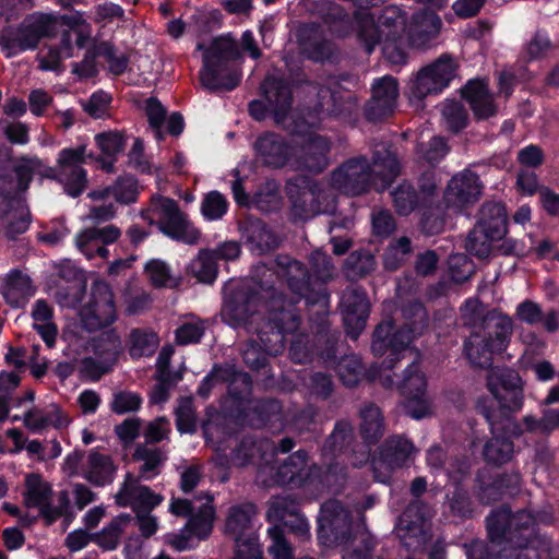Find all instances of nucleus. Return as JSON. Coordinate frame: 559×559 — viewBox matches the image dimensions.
Listing matches in <instances>:
<instances>
[{
    "instance_id": "nucleus-63",
    "label": "nucleus",
    "mask_w": 559,
    "mask_h": 559,
    "mask_svg": "<svg viewBox=\"0 0 559 559\" xmlns=\"http://www.w3.org/2000/svg\"><path fill=\"white\" fill-rule=\"evenodd\" d=\"M466 559H504L506 546L495 551L492 547L485 540L472 539L462 545Z\"/></svg>"
},
{
    "instance_id": "nucleus-24",
    "label": "nucleus",
    "mask_w": 559,
    "mask_h": 559,
    "mask_svg": "<svg viewBox=\"0 0 559 559\" xmlns=\"http://www.w3.org/2000/svg\"><path fill=\"white\" fill-rule=\"evenodd\" d=\"M283 406L277 399L263 397L250 399L245 406H236L233 415L238 420L239 427L261 429L271 423L282 418Z\"/></svg>"
},
{
    "instance_id": "nucleus-61",
    "label": "nucleus",
    "mask_w": 559,
    "mask_h": 559,
    "mask_svg": "<svg viewBox=\"0 0 559 559\" xmlns=\"http://www.w3.org/2000/svg\"><path fill=\"white\" fill-rule=\"evenodd\" d=\"M162 501L163 496L155 493L148 486L135 484L132 504L135 513H150Z\"/></svg>"
},
{
    "instance_id": "nucleus-11",
    "label": "nucleus",
    "mask_w": 559,
    "mask_h": 559,
    "mask_svg": "<svg viewBox=\"0 0 559 559\" xmlns=\"http://www.w3.org/2000/svg\"><path fill=\"white\" fill-rule=\"evenodd\" d=\"M152 212L156 216L158 229L171 240L194 245L200 239V231L189 222L176 200L155 194L151 199Z\"/></svg>"
},
{
    "instance_id": "nucleus-35",
    "label": "nucleus",
    "mask_w": 559,
    "mask_h": 559,
    "mask_svg": "<svg viewBox=\"0 0 559 559\" xmlns=\"http://www.w3.org/2000/svg\"><path fill=\"white\" fill-rule=\"evenodd\" d=\"M506 545L504 559H559V546L551 538H543L525 546H516L508 542H496Z\"/></svg>"
},
{
    "instance_id": "nucleus-40",
    "label": "nucleus",
    "mask_w": 559,
    "mask_h": 559,
    "mask_svg": "<svg viewBox=\"0 0 559 559\" xmlns=\"http://www.w3.org/2000/svg\"><path fill=\"white\" fill-rule=\"evenodd\" d=\"M404 322L399 328L407 332L415 340L428 328V313L425 305L419 300L407 302L402 308Z\"/></svg>"
},
{
    "instance_id": "nucleus-18",
    "label": "nucleus",
    "mask_w": 559,
    "mask_h": 559,
    "mask_svg": "<svg viewBox=\"0 0 559 559\" xmlns=\"http://www.w3.org/2000/svg\"><path fill=\"white\" fill-rule=\"evenodd\" d=\"M413 341L406 331L395 324L394 320H383L372 333L371 352L377 357L385 356L381 367L384 370H393L402 353Z\"/></svg>"
},
{
    "instance_id": "nucleus-28",
    "label": "nucleus",
    "mask_w": 559,
    "mask_h": 559,
    "mask_svg": "<svg viewBox=\"0 0 559 559\" xmlns=\"http://www.w3.org/2000/svg\"><path fill=\"white\" fill-rule=\"evenodd\" d=\"M239 228L245 245L254 254L262 255L280 247L278 236L261 218L249 215Z\"/></svg>"
},
{
    "instance_id": "nucleus-3",
    "label": "nucleus",
    "mask_w": 559,
    "mask_h": 559,
    "mask_svg": "<svg viewBox=\"0 0 559 559\" xmlns=\"http://www.w3.org/2000/svg\"><path fill=\"white\" fill-rule=\"evenodd\" d=\"M317 538L325 547L358 544L346 555V559H373L376 537L365 523H354L352 512L336 499H329L320 507L317 519Z\"/></svg>"
},
{
    "instance_id": "nucleus-23",
    "label": "nucleus",
    "mask_w": 559,
    "mask_h": 559,
    "mask_svg": "<svg viewBox=\"0 0 559 559\" xmlns=\"http://www.w3.org/2000/svg\"><path fill=\"white\" fill-rule=\"evenodd\" d=\"M340 310L346 335L357 340L370 314V302L364 289L345 290L340 300Z\"/></svg>"
},
{
    "instance_id": "nucleus-14",
    "label": "nucleus",
    "mask_w": 559,
    "mask_h": 559,
    "mask_svg": "<svg viewBox=\"0 0 559 559\" xmlns=\"http://www.w3.org/2000/svg\"><path fill=\"white\" fill-rule=\"evenodd\" d=\"M82 328L87 332H96L111 325L117 319L114 293L108 283L95 281L91 288V297L80 312Z\"/></svg>"
},
{
    "instance_id": "nucleus-21",
    "label": "nucleus",
    "mask_w": 559,
    "mask_h": 559,
    "mask_svg": "<svg viewBox=\"0 0 559 559\" xmlns=\"http://www.w3.org/2000/svg\"><path fill=\"white\" fill-rule=\"evenodd\" d=\"M399 97V82L392 75L373 80L371 97L365 104L364 116L369 122H380L392 116Z\"/></svg>"
},
{
    "instance_id": "nucleus-55",
    "label": "nucleus",
    "mask_w": 559,
    "mask_h": 559,
    "mask_svg": "<svg viewBox=\"0 0 559 559\" xmlns=\"http://www.w3.org/2000/svg\"><path fill=\"white\" fill-rule=\"evenodd\" d=\"M191 273L204 284H212L217 277V261L210 250H201L190 265Z\"/></svg>"
},
{
    "instance_id": "nucleus-31",
    "label": "nucleus",
    "mask_w": 559,
    "mask_h": 559,
    "mask_svg": "<svg viewBox=\"0 0 559 559\" xmlns=\"http://www.w3.org/2000/svg\"><path fill=\"white\" fill-rule=\"evenodd\" d=\"M255 513L257 508L252 502H242L229 507L225 521V534L235 538L237 546L235 554L239 550V547L247 542L254 543L258 549H261L255 536L250 535L247 538H242L246 531L250 528Z\"/></svg>"
},
{
    "instance_id": "nucleus-52",
    "label": "nucleus",
    "mask_w": 559,
    "mask_h": 559,
    "mask_svg": "<svg viewBox=\"0 0 559 559\" xmlns=\"http://www.w3.org/2000/svg\"><path fill=\"white\" fill-rule=\"evenodd\" d=\"M114 366L115 357L112 353H109L106 359L86 356L81 359L79 371L83 379L91 382H97L105 374L109 373Z\"/></svg>"
},
{
    "instance_id": "nucleus-62",
    "label": "nucleus",
    "mask_w": 559,
    "mask_h": 559,
    "mask_svg": "<svg viewBox=\"0 0 559 559\" xmlns=\"http://www.w3.org/2000/svg\"><path fill=\"white\" fill-rule=\"evenodd\" d=\"M116 51L115 45L109 41L98 44V53L108 62L110 73L119 76L127 71L130 59L128 55H117Z\"/></svg>"
},
{
    "instance_id": "nucleus-41",
    "label": "nucleus",
    "mask_w": 559,
    "mask_h": 559,
    "mask_svg": "<svg viewBox=\"0 0 559 559\" xmlns=\"http://www.w3.org/2000/svg\"><path fill=\"white\" fill-rule=\"evenodd\" d=\"M319 13L322 22L331 29L340 33H348L355 28L354 15L334 1H324L319 5Z\"/></svg>"
},
{
    "instance_id": "nucleus-10",
    "label": "nucleus",
    "mask_w": 559,
    "mask_h": 559,
    "mask_svg": "<svg viewBox=\"0 0 559 559\" xmlns=\"http://www.w3.org/2000/svg\"><path fill=\"white\" fill-rule=\"evenodd\" d=\"M56 24V19L50 14L40 13L27 16L17 26L15 33L0 35L1 50L7 58H12L26 50H34L44 37L55 33Z\"/></svg>"
},
{
    "instance_id": "nucleus-8",
    "label": "nucleus",
    "mask_w": 559,
    "mask_h": 559,
    "mask_svg": "<svg viewBox=\"0 0 559 559\" xmlns=\"http://www.w3.org/2000/svg\"><path fill=\"white\" fill-rule=\"evenodd\" d=\"M476 412L485 418L491 432L483 447L484 461L496 467L509 463L514 454L513 440L522 437L521 424L514 417H497L486 403L478 402Z\"/></svg>"
},
{
    "instance_id": "nucleus-1",
    "label": "nucleus",
    "mask_w": 559,
    "mask_h": 559,
    "mask_svg": "<svg viewBox=\"0 0 559 559\" xmlns=\"http://www.w3.org/2000/svg\"><path fill=\"white\" fill-rule=\"evenodd\" d=\"M316 269L311 273L306 264L289 255L280 254L270 264L258 266L255 285L233 283L224 288L222 320L233 329L247 328L253 322V317L264 310V322L273 299L285 300L296 307L298 300L288 301L286 296L275 285L284 280L289 290L299 299H305L307 306L324 309L329 305L330 295L321 272L331 266L328 258L317 252L310 258Z\"/></svg>"
},
{
    "instance_id": "nucleus-51",
    "label": "nucleus",
    "mask_w": 559,
    "mask_h": 559,
    "mask_svg": "<svg viewBox=\"0 0 559 559\" xmlns=\"http://www.w3.org/2000/svg\"><path fill=\"white\" fill-rule=\"evenodd\" d=\"M128 136L124 131L108 130L103 131L94 136L95 145L102 155L107 157L119 156L124 152Z\"/></svg>"
},
{
    "instance_id": "nucleus-64",
    "label": "nucleus",
    "mask_w": 559,
    "mask_h": 559,
    "mask_svg": "<svg viewBox=\"0 0 559 559\" xmlns=\"http://www.w3.org/2000/svg\"><path fill=\"white\" fill-rule=\"evenodd\" d=\"M471 462L465 456H454L448 462L444 469L453 487L465 486L466 479L471 476Z\"/></svg>"
},
{
    "instance_id": "nucleus-32",
    "label": "nucleus",
    "mask_w": 559,
    "mask_h": 559,
    "mask_svg": "<svg viewBox=\"0 0 559 559\" xmlns=\"http://www.w3.org/2000/svg\"><path fill=\"white\" fill-rule=\"evenodd\" d=\"M330 144L325 138L317 135L295 153L293 166L297 170H305L311 174H321L329 165L328 154Z\"/></svg>"
},
{
    "instance_id": "nucleus-58",
    "label": "nucleus",
    "mask_w": 559,
    "mask_h": 559,
    "mask_svg": "<svg viewBox=\"0 0 559 559\" xmlns=\"http://www.w3.org/2000/svg\"><path fill=\"white\" fill-rule=\"evenodd\" d=\"M271 544L267 547L272 559H294L292 544L286 539L281 525H272L267 530Z\"/></svg>"
},
{
    "instance_id": "nucleus-49",
    "label": "nucleus",
    "mask_w": 559,
    "mask_h": 559,
    "mask_svg": "<svg viewBox=\"0 0 559 559\" xmlns=\"http://www.w3.org/2000/svg\"><path fill=\"white\" fill-rule=\"evenodd\" d=\"M120 235V229L114 225H108L103 228L92 227L76 235L75 243L79 250H84L91 246L97 245V242L104 245L114 243Z\"/></svg>"
},
{
    "instance_id": "nucleus-43",
    "label": "nucleus",
    "mask_w": 559,
    "mask_h": 559,
    "mask_svg": "<svg viewBox=\"0 0 559 559\" xmlns=\"http://www.w3.org/2000/svg\"><path fill=\"white\" fill-rule=\"evenodd\" d=\"M129 355L132 359L151 357L159 345V336L151 330L133 329L129 335Z\"/></svg>"
},
{
    "instance_id": "nucleus-7",
    "label": "nucleus",
    "mask_w": 559,
    "mask_h": 559,
    "mask_svg": "<svg viewBox=\"0 0 559 559\" xmlns=\"http://www.w3.org/2000/svg\"><path fill=\"white\" fill-rule=\"evenodd\" d=\"M513 332V323L509 316L497 310L488 311L479 325L464 341V354L469 364L475 368L489 369L493 362V356L502 354Z\"/></svg>"
},
{
    "instance_id": "nucleus-30",
    "label": "nucleus",
    "mask_w": 559,
    "mask_h": 559,
    "mask_svg": "<svg viewBox=\"0 0 559 559\" xmlns=\"http://www.w3.org/2000/svg\"><path fill=\"white\" fill-rule=\"evenodd\" d=\"M385 2L386 0H357V10L354 12L357 38L365 45L368 53L381 40V32L379 25H377L376 15L369 10L380 7Z\"/></svg>"
},
{
    "instance_id": "nucleus-59",
    "label": "nucleus",
    "mask_w": 559,
    "mask_h": 559,
    "mask_svg": "<svg viewBox=\"0 0 559 559\" xmlns=\"http://www.w3.org/2000/svg\"><path fill=\"white\" fill-rule=\"evenodd\" d=\"M142 396L132 391L121 390L112 395L110 409L117 415L136 413L142 407Z\"/></svg>"
},
{
    "instance_id": "nucleus-50",
    "label": "nucleus",
    "mask_w": 559,
    "mask_h": 559,
    "mask_svg": "<svg viewBox=\"0 0 559 559\" xmlns=\"http://www.w3.org/2000/svg\"><path fill=\"white\" fill-rule=\"evenodd\" d=\"M397 390L403 397L426 395L427 379L419 370L417 364L413 362L404 370V376L397 384Z\"/></svg>"
},
{
    "instance_id": "nucleus-34",
    "label": "nucleus",
    "mask_w": 559,
    "mask_h": 559,
    "mask_svg": "<svg viewBox=\"0 0 559 559\" xmlns=\"http://www.w3.org/2000/svg\"><path fill=\"white\" fill-rule=\"evenodd\" d=\"M385 424L383 414L376 404L369 403L360 411L359 433L368 448L367 457L370 453V447L376 445L383 437Z\"/></svg>"
},
{
    "instance_id": "nucleus-19",
    "label": "nucleus",
    "mask_w": 559,
    "mask_h": 559,
    "mask_svg": "<svg viewBox=\"0 0 559 559\" xmlns=\"http://www.w3.org/2000/svg\"><path fill=\"white\" fill-rule=\"evenodd\" d=\"M285 190L290 201V216L294 222H305L320 213L321 189L316 179L309 176L289 178Z\"/></svg>"
},
{
    "instance_id": "nucleus-12",
    "label": "nucleus",
    "mask_w": 559,
    "mask_h": 559,
    "mask_svg": "<svg viewBox=\"0 0 559 559\" xmlns=\"http://www.w3.org/2000/svg\"><path fill=\"white\" fill-rule=\"evenodd\" d=\"M260 93L266 103L261 99L249 102L248 111L252 119L263 121L271 112L278 121L285 119L293 105V88L289 81L269 75L261 83Z\"/></svg>"
},
{
    "instance_id": "nucleus-5",
    "label": "nucleus",
    "mask_w": 559,
    "mask_h": 559,
    "mask_svg": "<svg viewBox=\"0 0 559 559\" xmlns=\"http://www.w3.org/2000/svg\"><path fill=\"white\" fill-rule=\"evenodd\" d=\"M198 50L203 51L200 81L211 93L231 92L241 82V73L233 62L242 59V53L230 33L213 38L209 46L199 43Z\"/></svg>"
},
{
    "instance_id": "nucleus-53",
    "label": "nucleus",
    "mask_w": 559,
    "mask_h": 559,
    "mask_svg": "<svg viewBox=\"0 0 559 559\" xmlns=\"http://www.w3.org/2000/svg\"><path fill=\"white\" fill-rule=\"evenodd\" d=\"M25 485V500L27 507L40 509L49 502L51 488L48 484L43 483L39 474L27 475Z\"/></svg>"
},
{
    "instance_id": "nucleus-57",
    "label": "nucleus",
    "mask_w": 559,
    "mask_h": 559,
    "mask_svg": "<svg viewBox=\"0 0 559 559\" xmlns=\"http://www.w3.org/2000/svg\"><path fill=\"white\" fill-rule=\"evenodd\" d=\"M301 513L297 499L290 495L274 499L266 512V520L271 523L285 521L286 518Z\"/></svg>"
},
{
    "instance_id": "nucleus-22",
    "label": "nucleus",
    "mask_w": 559,
    "mask_h": 559,
    "mask_svg": "<svg viewBox=\"0 0 559 559\" xmlns=\"http://www.w3.org/2000/svg\"><path fill=\"white\" fill-rule=\"evenodd\" d=\"M309 454L299 449L287 457L276 469L274 479L280 486L288 488H301L313 485L320 477V467L316 464L308 465Z\"/></svg>"
},
{
    "instance_id": "nucleus-6",
    "label": "nucleus",
    "mask_w": 559,
    "mask_h": 559,
    "mask_svg": "<svg viewBox=\"0 0 559 559\" xmlns=\"http://www.w3.org/2000/svg\"><path fill=\"white\" fill-rule=\"evenodd\" d=\"M555 514L550 507L537 510L535 513L526 509L512 512L510 508L501 507L492 510L486 518V528L491 542H508L516 546L536 543L547 536L536 533V525H552Z\"/></svg>"
},
{
    "instance_id": "nucleus-29",
    "label": "nucleus",
    "mask_w": 559,
    "mask_h": 559,
    "mask_svg": "<svg viewBox=\"0 0 559 559\" xmlns=\"http://www.w3.org/2000/svg\"><path fill=\"white\" fill-rule=\"evenodd\" d=\"M415 452L413 441L404 436H391L378 448L377 455L372 459V466H383L389 471H395L407 465Z\"/></svg>"
},
{
    "instance_id": "nucleus-45",
    "label": "nucleus",
    "mask_w": 559,
    "mask_h": 559,
    "mask_svg": "<svg viewBox=\"0 0 559 559\" xmlns=\"http://www.w3.org/2000/svg\"><path fill=\"white\" fill-rule=\"evenodd\" d=\"M102 197H112L120 204H132L138 201L139 185L132 175L119 176L111 186L102 191Z\"/></svg>"
},
{
    "instance_id": "nucleus-33",
    "label": "nucleus",
    "mask_w": 559,
    "mask_h": 559,
    "mask_svg": "<svg viewBox=\"0 0 559 559\" xmlns=\"http://www.w3.org/2000/svg\"><path fill=\"white\" fill-rule=\"evenodd\" d=\"M442 21L435 10L424 8L412 16L409 38L415 46H425L440 32Z\"/></svg>"
},
{
    "instance_id": "nucleus-16",
    "label": "nucleus",
    "mask_w": 559,
    "mask_h": 559,
    "mask_svg": "<svg viewBox=\"0 0 559 559\" xmlns=\"http://www.w3.org/2000/svg\"><path fill=\"white\" fill-rule=\"evenodd\" d=\"M521 475L518 472H495L488 467L479 468L474 477L473 493L481 504H492L506 496H515L520 491Z\"/></svg>"
},
{
    "instance_id": "nucleus-15",
    "label": "nucleus",
    "mask_w": 559,
    "mask_h": 559,
    "mask_svg": "<svg viewBox=\"0 0 559 559\" xmlns=\"http://www.w3.org/2000/svg\"><path fill=\"white\" fill-rule=\"evenodd\" d=\"M373 182L371 163L362 155L346 159L331 174V186L348 197L368 192Z\"/></svg>"
},
{
    "instance_id": "nucleus-48",
    "label": "nucleus",
    "mask_w": 559,
    "mask_h": 559,
    "mask_svg": "<svg viewBox=\"0 0 559 559\" xmlns=\"http://www.w3.org/2000/svg\"><path fill=\"white\" fill-rule=\"evenodd\" d=\"M215 508L210 503H203L199 510L191 514L186 524V530L199 539H206L213 531Z\"/></svg>"
},
{
    "instance_id": "nucleus-39",
    "label": "nucleus",
    "mask_w": 559,
    "mask_h": 559,
    "mask_svg": "<svg viewBox=\"0 0 559 559\" xmlns=\"http://www.w3.org/2000/svg\"><path fill=\"white\" fill-rule=\"evenodd\" d=\"M393 207L397 215L408 216L415 211L421 207H426L427 204L420 198L417 189L408 181L399 183L391 192Z\"/></svg>"
},
{
    "instance_id": "nucleus-2",
    "label": "nucleus",
    "mask_w": 559,
    "mask_h": 559,
    "mask_svg": "<svg viewBox=\"0 0 559 559\" xmlns=\"http://www.w3.org/2000/svg\"><path fill=\"white\" fill-rule=\"evenodd\" d=\"M301 317L297 307L282 299H273L264 322L257 328V338L245 345L241 356L243 364L263 374L271 371L270 357L285 349L286 335L299 330Z\"/></svg>"
},
{
    "instance_id": "nucleus-20",
    "label": "nucleus",
    "mask_w": 559,
    "mask_h": 559,
    "mask_svg": "<svg viewBox=\"0 0 559 559\" xmlns=\"http://www.w3.org/2000/svg\"><path fill=\"white\" fill-rule=\"evenodd\" d=\"M456 63L449 53L441 55L433 62L421 68L411 86L412 95L424 99L447 88L455 76Z\"/></svg>"
},
{
    "instance_id": "nucleus-38",
    "label": "nucleus",
    "mask_w": 559,
    "mask_h": 559,
    "mask_svg": "<svg viewBox=\"0 0 559 559\" xmlns=\"http://www.w3.org/2000/svg\"><path fill=\"white\" fill-rule=\"evenodd\" d=\"M34 293L32 280L27 274L19 269L9 272L3 295L10 306L15 308L23 306L27 301L24 299L33 296Z\"/></svg>"
},
{
    "instance_id": "nucleus-9",
    "label": "nucleus",
    "mask_w": 559,
    "mask_h": 559,
    "mask_svg": "<svg viewBox=\"0 0 559 559\" xmlns=\"http://www.w3.org/2000/svg\"><path fill=\"white\" fill-rule=\"evenodd\" d=\"M508 234V213L499 201L481 204L474 228L466 239V250L478 259H487L493 251V243Z\"/></svg>"
},
{
    "instance_id": "nucleus-4",
    "label": "nucleus",
    "mask_w": 559,
    "mask_h": 559,
    "mask_svg": "<svg viewBox=\"0 0 559 559\" xmlns=\"http://www.w3.org/2000/svg\"><path fill=\"white\" fill-rule=\"evenodd\" d=\"M316 313L311 321L316 326V348L321 362L335 371L342 384L346 388H356L362 382H373L380 376V369L376 365L367 367L362 358L355 354H342V332L332 330L325 309Z\"/></svg>"
},
{
    "instance_id": "nucleus-17",
    "label": "nucleus",
    "mask_w": 559,
    "mask_h": 559,
    "mask_svg": "<svg viewBox=\"0 0 559 559\" xmlns=\"http://www.w3.org/2000/svg\"><path fill=\"white\" fill-rule=\"evenodd\" d=\"M43 167L37 156H21L12 168V173L0 174V200L4 204L3 213H8L14 203L27 192L34 175Z\"/></svg>"
},
{
    "instance_id": "nucleus-36",
    "label": "nucleus",
    "mask_w": 559,
    "mask_h": 559,
    "mask_svg": "<svg viewBox=\"0 0 559 559\" xmlns=\"http://www.w3.org/2000/svg\"><path fill=\"white\" fill-rule=\"evenodd\" d=\"M443 507L448 516L459 521L473 519L477 512V507L465 486L448 489Z\"/></svg>"
},
{
    "instance_id": "nucleus-47",
    "label": "nucleus",
    "mask_w": 559,
    "mask_h": 559,
    "mask_svg": "<svg viewBox=\"0 0 559 559\" xmlns=\"http://www.w3.org/2000/svg\"><path fill=\"white\" fill-rule=\"evenodd\" d=\"M281 201L280 185L275 180H266L253 193L252 207L263 213H271L280 209Z\"/></svg>"
},
{
    "instance_id": "nucleus-26",
    "label": "nucleus",
    "mask_w": 559,
    "mask_h": 559,
    "mask_svg": "<svg viewBox=\"0 0 559 559\" xmlns=\"http://www.w3.org/2000/svg\"><path fill=\"white\" fill-rule=\"evenodd\" d=\"M257 157L264 166L283 168L295 156V148L281 134L265 132L253 144Z\"/></svg>"
},
{
    "instance_id": "nucleus-54",
    "label": "nucleus",
    "mask_w": 559,
    "mask_h": 559,
    "mask_svg": "<svg viewBox=\"0 0 559 559\" xmlns=\"http://www.w3.org/2000/svg\"><path fill=\"white\" fill-rule=\"evenodd\" d=\"M235 371L239 374V377H235V382L223 381V383H227V394L231 400L230 405L245 406L252 394V379L249 373L238 370L236 367Z\"/></svg>"
},
{
    "instance_id": "nucleus-25",
    "label": "nucleus",
    "mask_w": 559,
    "mask_h": 559,
    "mask_svg": "<svg viewBox=\"0 0 559 559\" xmlns=\"http://www.w3.org/2000/svg\"><path fill=\"white\" fill-rule=\"evenodd\" d=\"M353 442L354 429L352 424L345 419L337 420L321 449V455L329 474H336L338 469H342L338 459L354 451Z\"/></svg>"
},
{
    "instance_id": "nucleus-27",
    "label": "nucleus",
    "mask_w": 559,
    "mask_h": 559,
    "mask_svg": "<svg viewBox=\"0 0 559 559\" xmlns=\"http://www.w3.org/2000/svg\"><path fill=\"white\" fill-rule=\"evenodd\" d=\"M483 190L479 176L472 170H464L449 181L444 200L449 207L464 209L478 201Z\"/></svg>"
},
{
    "instance_id": "nucleus-42",
    "label": "nucleus",
    "mask_w": 559,
    "mask_h": 559,
    "mask_svg": "<svg viewBox=\"0 0 559 559\" xmlns=\"http://www.w3.org/2000/svg\"><path fill=\"white\" fill-rule=\"evenodd\" d=\"M373 176H379L383 181H393L401 173L400 162L395 153L382 145L372 153Z\"/></svg>"
},
{
    "instance_id": "nucleus-56",
    "label": "nucleus",
    "mask_w": 559,
    "mask_h": 559,
    "mask_svg": "<svg viewBox=\"0 0 559 559\" xmlns=\"http://www.w3.org/2000/svg\"><path fill=\"white\" fill-rule=\"evenodd\" d=\"M259 452L258 439L253 433L243 435L237 445L231 449L229 459L234 466L243 467L252 462Z\"/></svg>"
},
{
    "instance_id": "nucleus-37",
    "label": "nucleus",
    "mask_w": 559,
    "mask_h": 559,
    "mask_svg": "<svg viewBox=\"0 0 559 559\" xmlns=\"http://www.w3.org/2000/svg\"><path fill=\"white\" fill-rule=\"evenodd\" d=\"M236 406L229 405L224 411L218 409L213 405L205 407V418L202 421V430L204 437L207 439L214 432L222 436H231L234 432L233 424L238 425V420L233 415Z\"/></svg>"
},
{
    "instance_id": "nucleus-46",
    "label": "nucleus",
    "mask_w": 559,
    "mask_h": 559,
    "mask_svg": "<svg viewBox=\"0 0 559 559\" xmlns=\"http://www.w3.org/2000/svg\"><path fill=\"white\" fill-rule=\"evenodd\" d=\"M237 376L239 377L234 365L214 364L211 371L201 380L197 389V395L202 400H207L217 383H223V381L235 382Z\"/></svg>"
},
{
    "instance_id": "nucleus-44",
    "label": "nucleus",
    "mask_w": 559,
    "mask_h": 559,
    "mask_svg": "<svg viewBox=\"0 0 559 559\" xmlns=\"http://www.w3.org/2000/svg\"><path fill=\"white\" fill-rule=\"evenodd\" d=\"M377 265L376 258L369 249H358L349 253L344 262V271L349 280H360L370 274Z\"/></svg>"
},
{
    "instance_id": "nucleus-60",
    "label": "nucleus",
    "mask_w": 559,
    "mask_h": 559,
    "mask_svg": "<svg viewBox=\"0 0 559 559\" xmlns=\"http://www.w3.org/2000/svg\"><path fill=\"white\" fill-rule=\"evenodd\" d=\"M229 203L221 192L214 190L205 194L201 212L205 219L216 221L222 218L228 211Z\"/></svg>"
},
{
    "instance_id": "nucleus-13",
    "label": "nucleus",
    "mask_w": 559,
    "mask_h": 559,
    "mask_svg": "<svg viewBox=\"0 0 559 559\" xmlns=\"http://www.w3.org/2000/svg\"><path fill=\"white\" fill-rule=\"evenodd\" d=\"M487 388L498 403V408L488 405L497 417H514L524 404L522 379L518 371L497 368L487 377Z\"/></svg>"
}]
</instances>
